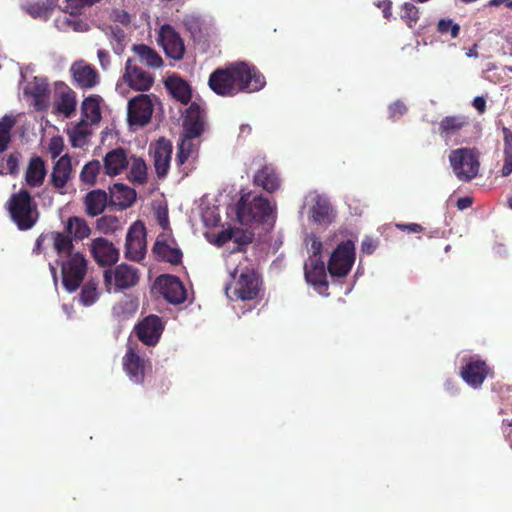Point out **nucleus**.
Segmentation results:
<instances>
[{
  "instance_id": "obj_1",
  "label": "nucleus",
  "mask_w": 512,
  "mask_h": 512,
  "mask_svg": "<svg viewBox=\"0 0 512 512\" xmlns=\"http://www.w3.org/2000/svg\"><path fill=\"white\" fill-rule=\"evenodd\" d=\"M265 84L263 74L254 65L245 61L228 63L224 67L216 68L208 79L209 88L221 97L257 92Z\"/></svg>"
},
{
  "instance_id": "obj_2",
  "label": "nucleus",
  "mask_w": 512,
  "mask_h": 512,
  "mask_svg": "<svg viewBox=\"0 0 512 512\" xmlns=\"http://www.w3.org/2000/svg\"><path fill=\"white\" fill-rule=\"evenodd\" d=\"M236 215L243 225L259 224L272 228L276 221V207L262 195L242 193L236 204Z\"/></svg>"
},
{
  "instance_id": "obj_3",
  "label": "nucleus",
  "mask_w": 512,
  "mask_h": 512,
  "mask_svg": "<svg viewBox=\"0 0 512 512\" xmlns=\"http://www.w3.org/2000/svg\"><path fill=\"white\" fill-rule=\"evenodd\" d=\"M7 205L11 219L19 230H29L38 221L37 204L28 190L20 189L17 193L12 194Z\"/></svg>"
},
{
  "instance_id": "obj_4",
  "label": "nucleus",
  "mask_w": 512,
  "mask_h": 512,
  "mask_svg": "<svg viewBox=\"0 0 512 512\" xmlns=\"http://www.w3.org/2000/svg\"><path fill=\"white\" fill-rule=\"evenodd\" d=\"M260 290V280L255 270L250 267L231 272V281L225 286V292L232 301L255 299Z\"/></svg>"
},
{
  "instance_id": "obj_5",
  "label": "nucleus",
  "mask_w": 512,
  "mask_h": 512,
  "mask_svg": "<svg viewBox=\"0 0 512 512\" xmlns=\"http://www.w3.org/2000/svg\"><path fill=\"white\" fill-rule=\"evenodd\" d=\"M57 264L61 267L62 284L69 293L75 292L83 282L87 273V260L85 256L75 251L60 260Z\"/></svg>"
},
{
  "instance_id": "obj_6",
  "label": "nucleus",
  "mask_w": 512,
  "mask_h": 512,
  "mask_svg": "<svg viewBox=\"0 0 512 512\" xmlns=\"http://www.w3.org/2000/svg\"><path fill=\"white\" fill-rule=\"evenodd\" d=\"M451 167L460 181H470L479 172L480 162L478 153L474 149L459 148L451 151L449 155Z\"/></svg>"
},
{
  "instance_id": "obj_7",
  "label": "nucleus",
  "mask_w": 512,
  "mask_h": 512,
  "mask_svg": "<svg viewBox=\"0 0 512 512\" xmlns=\"http://www.w3.org/2000/svg\"><path fill=\"white\" fill-rule=\"evenodd\" d=\"M493 369L486 360L479 355H470L462 358L459 375L462 380L474 389L482 386L488 376H492Z\"/></svg>"
},
{
  "instance_id": "obj_8",
  "label": "nucleus",
  "mask_w": 512,
  "mask_h": 512,
  "mask_svg": "<svg viewBox=\"0 0 512 512\" xmlns=\"http://www.w3.org/2000/svg\"><path fill=\"white\" fill-rule=\"evenodd\" d=\"M354 261L355 246L353 241H343L332 252L327 270L332 277H345L351 271Z\"/></svg>"
},
{
  "instance_id": "obj_9",
  "label": "nucleus",
  "mask_w": 512,
  "mask_h": 512,
  "mask_svg": "<svg viewBox=\"0 0 512 512\" xmlns=\"http://www.w3.org/2000/svg\"><path fill=\"white\" fill-rule=\"evenodd\" d=\"M146 228L143 222L136 221L128 229L125 243V257L139 262L146 255Z\"/></svg>"
},
{
  "instance_id": "obj_10",
  "label": "nucleus",
  "mask_w": 512,
  "mask_h": 512,
  "mask_svg": "<svg viewBox=\"0 0 512 512\" xmlns=\"http://www.w3.org/2000/svg\"><path fill=\"white\" fill-rule=\"evenodd\" d=\"M164 331V322L161 317L151 314L144 317L134 326L133 332L146 346H155Z\"/></svg>"
},
{
  "instance_id": "obj_11",
  "label": "nucleus",
  "mask_w": 512,
  "mask_h": 512,
  "mask_svg": "<svg viewBox=\"0 0 512 512\" xmlns=\"http://www.w3.org/2000/svg\"><path fill=\"white\" fill-rule=\"evenodd\" d=\"M104 281L107 286L114 281L115 291L129 289L139 282L138 270L131 265L122 263L116 266L114 270L104 271Z\"/></svg>"
},
{
  "instance_id": "obj_12",
  "label": "nucleus",
  "mask_w": 512,
  "mask_h": 512,
  "mask_svg": "<svg viewBox=\"0 0 512 512\" xmlns=\"http://www.w3.org/2000/svg\"><path fill=\"white\" fill-rule=\"evenodd\" d=\"M153 103L147 94H139L128 102V121L130 125L145 126L151 120Z\"/></svg>"
},
{
  "instance_id": "obj_13",
  "label": "nucleus",
  "mask_w": 512,
  "mask_h": 512,
  "mask_svg": "<svg viewBox=\"0 0 512 512\" xmlns=\"http://www.w3.org/2000/svg\"><path fill=\"white\" fill-rule=\"evenodd\" d=\"M155 286L159 289L161 295L171 304H181L187 298L186 289L176 276L169 274L160 275L155 280Z\"/></svg>"
},
{
  "instance_id": "obj_14",
  "label": "nucleus",
  "mask_w": 512,
  "mask_h": 512,
  "mask_svg": "<svg viewBox=\"0 0 512 512\" xmlns=\"http://www.w3.org/2000/svg\"><path fill=\"white\" fill-rule=\"evenodd\" d=\"M122 79L131 89L140 92L150 90L154 84V76L144 71L130 58L125 63Z\"/></svg>"
},
{
  "instance_id": "obj_15",
  "label": "nucleus",
  "mask_w": 512,
  "mask_h": 512,
  "mask_svg": "<svg viewBox=\"0 0 512 512\" xmlns=\"http://www.w3.org/2000/svg\"><path fill=\"white\" fill-rule=\"evenodd\" d=\"M159 41L161 42L167 57L177 61L184 58V41L171 25L165 24L160 28Z\"/></svg>"
},
{
  "instance_id": "obj_16",
  "label": "nucleus",
  "mask_w": 512,
  "mask_h": 512,
  "mask_svg": "<svg viewBox=\"0 0 512 512\" xmlns=\"http://www.w3.org/2000/svg\"><path fill=\"white\" fill-rule=\"evenodd\" d=\"M91 254L100 266H112L119 259V250L112 242L105 238L99 237L91 242Z\"/></svg>"
},
{
  "instance_id": "obj_17",
  "label": "nucleus",
  "mask_w": 512,
  "mask_h": 512,
  "mask_svg": "<svg viewBox=\"0 0 512 512\" xmlns=\"http://www.w3.org/2000/svg\"><path fill=\"white\" fill-rule=\"evenodd\" d=\"M204 131V111L199 104L192 102L183 121V135L187 138H198Z\"/></svg>"
},
{
  "instance_id": "obj_18",
  "label": "nucleus",
  "mask_w": 512,
  "mask_h": 512,
  "mask_svg": "<svg viewBox=\"0 0 512 512\" xmlns=\"http://www.w3.org/2000/svg\"><path fill=\"white\" fill-rule=\"evenodd\" d=\"M173 147L169 140L160 138L155 145L153 159L156 175L163 179L168 175Z\"/></svg>"
},
{
  "instance_id": "obj_19",
  "label": "nucleus",
  "mask_w": 512,
  "mask_h": 512,
  "mask_svg": "<svg viewBox=\"0 0 512 512\" xmlns=\"http://www.w3.org/2000/svg\"><path fill=\"white\" fill-rule=\"evenodd\" d=\"M128 166V153L122 147L112 149L105 155L103 159L104 173L111 177L121 174L128 168Z\"/></svg>"
},
{
  "instance_id": "obj_20",
  "label": "nucleus",
  "mask_w": 512,
  "mask_h": 512,
  "mask_svg": "<svg viewBox=\"0 0 512 512\" xmlns=\"http://www.w3.org/2000/svg\"><path fill=\"white\" fill-rule=\"evenodd\" d=\"M122 364L131 381L136 384H141L144 381L145 360L136 353L132 346L127 347Z\"/></svg>"
},
{
  "instance_id": "obj_21",
  "label": "nucleus",
  "mask_w": 512,
  "mask_h": 512,
  "mask_svg": "<svg viewBox=\"0 0 512 512\" xmlns=\"http://www.w3.org/2000/svg\"><path fill=\"white\" fill-rule=\"evenodd\" d=\"M469 117L465 115L445 116L439 122L438 132L444 140H450L459 134L461 130L469 126Z\"/></svg>"
},
{
  "instance_id": "obj_22",
  "label": "nucleus",
  "mask_w": 512,
  "mask_h": 512,
  "mask_svg": "<svg viewBox=\"0 0 512 512\" xmlns=\"http://www.w3.org/2000/svg\"><path fill=\"white\" fill-rule=\"evenodd\" d=\"M253 183L263 190L273 193L280 187V178L272 164H264L254 174Z\"/></svg>"
},
{
  "instance_id": "obj_23",
  "label": "nucleus",
  "mask_w": 512,
  "mask_h": 512,
  "mask_svg": "<svg viewBox=\"0 0 512 512\" xmlns=\"http://www.w3.org/2000/svg\"><path fill=\"white\" fill-rule=\"evenodd\" d=\"M28 92L32 97L33 106L37 111H46L50 104L49 84L43 78L35 77L29 85Z\"/></svg>"
},
{
  "instance_id": "obj_24",
  "label": "nucleus",
  "mask_w": 512,
  "mask_h": 512,
  "mask_svg": "<svg viewBox=\"0 0 512 512\" xmlns=\"http://www.w3.org/2000/svg\"><path fill=\"white\" fill-rule=\"evenodd\" d=\"M47 175L45 161L40 156H33L25 171V182L31 188L43 185Z\"/></svg>"
},
{
  "instance_id": "obj_25",
  "label": "nucleus",
  "mask_w": 512,
  "mask_h": 512,
  "mask_svg": "<svg viewBox=\"0 0 512 512\" xmlns=\"http://www.w3.org/2000/svg\"><path fill=\"white\" fill-rule=\"evenodd\" d=\"M305 278L315 288H328L325 263L321 258H310V263L305 266Z\"/></svg>"
},
{
  "instance_id": "obj_26",
  "label": "nucleus",
  "mask_w": 512,
  "mask_h": 512,
  "mask_svg": "<svg viewBox=\"0 0 512 512\" xmlns=\"http://www.w3.org/2000/svg\"><path fill=\"white\" fill-rule=\"evenodd\" d=\"M71 72L75 82L81 88H92L99 82V75L96 69L88 64L75 63L71 68Z\"/></svg>"
},
{
  "instance_id": "obj_27",
  "label": "nucleus",
  "mask_w": 512,
  "mask_h": 512,
  "mask_svg": "<svg viewBox=\"0 0 512 512\" xmlns=\"http://www.w3.org/2000/svg\"><path fill=\"white\" fill-rule=\"evenodd\" d=\"M252 234L240 228L230 227L220 231L216 238V244L223 246L229 241L235 242L238 247L233 248V252L240 251V246H245L252 241Z\"/></svg>"
},
{
  "instance_id": "obj_28",
  "label": "nucleus",
  "mask_w": 512,
  "mask_h": 512,
  "mask_svg": "<svg viewBox=\"0 0 512 512\" xmlns=\"http://www.w3.org/2000/svg\"><path fill=\"white\" fill-rule=\"evenodd\" d=\"M312 220L317 224L329 225L334 220V211L330 202L323 196L317 195L310 209Z\"/></svg>"
},
{
  "instance_id": "obj_29",
  "label": "nucleus",
  "mask_w": 512,
  "mask_h": 512,
  "mask_svg": "<svg viewBox=\"0 0 512 512\" xmlns=\"http://www.w3.org/2000/svg\"><path fill=\"white\" fill-rule=\"evenodd\" d=\"M48 241L52 243L53 250L57 254V260L75 252L73 238L67 232H48Z\"/></svg>"
},
{
  "instance_id": "obj_30",
  "label": "nucleus",
  "mask_w": 512,
  "mask_h": 512,
  "mask_svg": "<svg viewBox=\"0 0 512 512\" xmlns=\"http://www.w3.org/2000/svg\"><path fill=\"white\" fill-rule=\"evenodd\" d=\"M72 172L71 159L66 154L58 159L51 173V184L56 189H63L70 179Z\"/></svg>"
},
{
  "instance_id": "obj_31",
  "label": "nucleus",
  "mask_w": 512,
  "mask_h": 512,
  "mask_svg": "<svg viewBox=\"0 0 512 512\" xmlns=\"http://www.w3.org/2000/svg\"><path fill=\"white\" fill-rule=\"evenodd\" d=\"M152 252L158 261L168 262L172 265H179L182 262V251L179 248L171 247L166 241L157 239Z\"/></svg>"
},
{
  "instance_id": "obj_32",
  "label": "nucleus",
  "mask_w": 512,
  "mask_h": 512,
  "mask_svg": "<svg viewBox=\"0 0 512 512\" xmlns=\"http://www.w3.org/2000/svg\"><path fill=\"white\" fill-rule=\"evenodd\" d=\"M108 195L105 191L97 189L86 194L84 204L87 215L95 217L100 215L106 208Z\"/></svg>"
},
{
  "instance_id": "obj_33",
  "label": "nucleus",
  "mask_w": 512,
  "mask_h": 512,
  "mask_svg": "<svg viewBox=\"0 0 512 512\" xmlns=\"http://www.w3.org/2000/svg\"><path fill=\"white\" fill-rule=\"evenodd\" d=\"M132 51L139 61L149 68L157 69L163 66V59L156 50L145 44H135Z\"/></svg>"
},
{
  "instance_id": "obj_34",
  "label": "nucleus",
  "mask_w": 512,
  "mask_h": 512,
  "mask_svg": "<svg viewBox=\"0 0 512 512\" xmlns=\"http://www.w3.org/2000/svg\"><path fill=\"white\" fill-rule=\"evenodd\" d=\"M76 94L73 90L65 87L59 91L58 98L55 99V109L59 114H63L66 118L71 117L76 109Z\"/></svg>"
},
{
  "instance_id": "obj_35",
  "label": "nucleus",
  "mask_w": 512,
  "mask_h": 512,
  "mask_svg": "<svg viewBox=\"0 0 512 512\" xmlns=\"http://www.w3.org/2000/svg\"><path fill=\"white\" fill-rule=\"evenodd\" d=\"M64 230L72 236L73 240L82 241L91 234V228L84 218L71 216L64 224Z\"/></svg>"
},
{
  "instance_id": "obj_36",
  "label": "nucleus",
  "mask_w": 512,
  "mask_h": 512,
  "mask_svg": "<svg viewBox=\"0 0 512 512\" xmlns=\"http://www.w3.org/2000/svg\"><path fill=\"white\" fill-rule=\"evenodd\" d=\"M111 198H115V204L122 208L131 206L136 199V192L134 189L122 184L115 183L110 189Z\"/></svg>"
},
{
  "instance_id": "obj_37",
  "label": "nucleus",
  "mask_w": 512,
  "mask_h": 512,
  "mask_svg": "<svg viewBox=\"0 0 512 512\" xmlns=\"http://www.w3.org/2000/svg\"><path fill=\"white\" fill-rule=\"evenodd\" d=\"M100 100V96L91 95L82 102V116L91 124L98 123L101 120Z\"/></svg>"
},
{
  "instance_id": "obj_38",
  "label": "nucleus",
  "mask_w": 512,
  "mask_h": 512,
  "mask_svg": "<svg viewBox=\"0 0 512 512\" xmlns=\"http://www.w3.org/2000/svg\"><path fill=\"white\" fill-rule=\"evenodd\" d=\"M197 157L198 155H192L185 152L183 148L177 149L175 162L178 172L182 178L189 176L190 173L196 169L195 162Z\"/></svg>"
},
{
  "instance_id": "obj_39",
  "label": "nucleus",
  "mask_w": 512,
  "mask_h": 512,
  "mask_svg": "<svg viewBox=\"0 0 512 512\" xmlns=\"http://www.w3.org/2000/svg\"><path fill=\"white\" fill-rule=\"evenodd\" d=\"M130 170L128 179L132 183L143 184L147 180V166L142 158L131 156L129 158Z\"/></svg>"
},
{
  "instance_id": "obj_40",
  "label": "nucleus",
  "mask_w": 512,
  "mask_h": 512,
  "mask_svg": "<svg viewBox=\"0 0 512 512\" xmlns=\"http://www.w3.org/2000/svg\"><path fill=\"white\" fill-rule=\"evenodd\" d=\"M16 124L13 115L6 114L0 118V153L4 152L11 142V131Z\"/></svg>"
},
{
  "instance_id": "obj_41",
  "label": "nucleus",
  "mask_w": 512,
  "mask_h": 512,
  "mask_svg": "<svg viewBox=\"0 0 512 512\" xmlns=\"http://www.w3.org/2000/svg\"><path fill=\"white\" fill-rule=\"evenodd\" d=\"M173 97L183 104H187L191 99V90L189 85L182 79H171L167 83Z\"/></svg>"
},
{
  "instance_id": "obj_42",
  "label": "nucleus",
  "mask_w": 512,
  "mask_h": 512,
  "mask_svg": "<svg viewBox=\"0 0 512 512\" xmlns=\"http://www.w3.org/2000/svg\"><path fill=\"white\" fill-rule=\"evenodd\" d=\"M102 169L101 163L98 160H92L84 165L80 173V179L87 185H94L96 178Z\"/></svg>"
},
{
  "instance_id": "obj_43",
  "label": "nucleus",
  "mask_w": 512,
  "mask_h": 512,
  "mask_svg": "<svg viewBox=\"0 0 512 512\" xmlns=\"http://www.w3.org/2000/svg\"><path fill=\"white\" fill-rule=\"evenodd\" d=\"M400 18L409 28L415 27L419 21V8L413 3L405 2L400 7Z\"/></svg>"
},
{
  "instance_id": "obj_44",
  "label": "nucleus",
  "mask_w": 512,
  "mask_h": 512,
  "mask_svg": "<svg viewBox=\"0 0 512 512\" xmlns=\"http://www.w3.org/2000/svg\"><path fill=\"white\" fill-rule=\"evenodd\" d=\"M99 293L97 284L93 281H88L81 290L80 302L85 306H90L98 299Z\"/></svg>"
},
{
  "instance_id": "obj_45",
  "label": "nucleus",
  "mask_w": 512,
  "mask_h": 512,
  "mask_svg": "<svg viewBox=\"0 0 512 512\" xmlns=\"http://www.w3.org/2000/svg\"><path fill=\"white\" fill-rule=\"evenodd\" d=\"M437 32L444 35L450 33L451 38H457L460 34V25L450 18H442L437 23Z\"/></svg>"
},
{
  "instance_id": "obj_46",
  "label": "nucleus",
  "mask_w": 512,
  "mask_h": 512,
  "mask_svg": "<svg viewBox=\"0 0 512 512\" xmlns=\"http://www.w3.org/2000/svg\"><path fill=\"white\" fill-rule=\"evenodd\" d=\"M119 221L117 217L111 215H104L97 219L96 227L104 234L113 232L118 228Z\"/></svg>"
},
{
  "instance_id": "obj_47",
  "label": "nucleus",
  "mask_w": 512,
  "mask_h": 512,
  "mask_svg": "<svg viewBox=\"0 0 512 512\" xmlns=\"http://www.w3.org/2000/svg\"><path fill=\"white\" fill-rule=\"evenodd\" d=\"M183 24L187 31L191 34L192 38L196 39L201 37L202 29H201V20L197 16L188 15L184 18Z\"/></svg>"
},
{
  "instance_id": "obj_48",
  "label": "nucleus",
  "mask_w": 512,
  "mask_h": 512,
  "mask_svg": "<svg viewBox=\"0 0 512 512\" xmlns=\"http://www.w3.org/2000/svg\"><path fill=\"white\" fill-rule=\"evenodd\" d=\"M21 154L18 151H15L4 158L6 168L10 175H17L19 172V162H20Z\"/></svg>"
},
{
  "instance_id": "obj_49",
  "label": "nucleus",
  "mask_w": 512,
  "mask_h": 512,
  "mask_svg": "<svg viewBox=\"0 0 512 512\" xmlns=\"http://www.w3.org/2000/svg\"><path fill=\"white\" fill-rule=\"evenodd\" d=\"M389 110V118L392 121H397L400 117H402L407 112V106L404 102L397 100L394 103L390 104L388 107Z\"/></svg>"
},
{
  "instance_id": "obj_50",
  "label": "nucleus",
  "mask_w": 512,
  "mask_h": 512,
  "mask_svg": "<svg viewBox=\"0 0 512 512\" xmlns=\"http://www.w3.org/2000/svg\"><path fill=\"white\" fill-rule=\"evenodd\" d=\"M64 149V141L63 138L60 136L52 137L49 146L48 151L53 159L60 156Z\"/></svg>"
},
{
  "instance_id": "obj_51",
  "label": "nucleus",
  "mask_w": 512,
  "mask_h": 512,
  "mask_svg": "<svg viewBox=\"0 0 512 512\" xmlns=\"http://www.w3.org/2000/svg\"><path fill=\"white\" fill-rule=\"evenodd\" d=\"M504 163L501 169V174L504 177L512 173V146L503 148Z\"/></svg>"
},
{
  "instance_id": "obj_52",
  "label": "nucleus",
  "mask_w": 512,
  "mask_h": 512,
  "mask_svg": "<svg viewBox=\"0 0 512 512\" xmlns=\"http://www.w3.org/2000/svg\"><path fill=\"white\" fill-rule=\"evenodd\" d=\"M195 138H187L185 135L181 134L179 143L177 144V149L183 148L185 152H188L192 155H198L197 147L193 143Z\"/></svg>"
},
{
  "instance_id": "obj_53",
  "label": "nucleus",
  "mask_w": 512,
  "mask_h": 512,
  "mask_svg": "<svg viewBox=\"0 0 512 512\" xmlns=\"http://www.w3.org/2000/svg\"><path fill=\"white\" fill-rule=\"evenodd\" d=\"M86 132L80 128V126H77L72 135H71V143L73 147H80L82 146L86 141Z\"/></svg>"
},
{
  "instance_id": "obj_54",
  "label": "nucleus",
  "mask_w": 512,
  "mask_h": 512,
  "mask_svg": "<svg viewBox=\"0 0 512 512\" xmlns=\"http://www.w3.org/2000/svg\"><path fill=\"white\" fill-rule=\"evenodd\" d=\"M375 5L382 10L383 17L390 21L392 18V1L391 0H379Z\"/></svg>"
},
{
  "instance_id": "obj_55",
  "label": "nucleus",
  "mask_w": 512,
  "mask_h": 512,
  "mask_svg": "<svg viewBox=\"0 0 512 512\" xmlns=\"http://www.w3.org/2000/svg\"><path fill=\"white\" fill-rule=\"evenodd\" d=\"M395 227L401 231L407 232V233H421L423 232L424 228L420 224L417 223H396Z\"/></svg>"
},
{
  "instance_id": "obj_56",
  "label": "nucleus",
  "mask_w": 512,
  "mask_h": 512,
  "mask_svg": "<svg viewBox=\"0 0 512 512\" xmlns=\"http://www.w3.org/2000/svg\"><path fill=\"white\" fill-rule=\"evenodd\" d=\"M68 3V6L73 10H79L84 7L92 6L101 0H66Z\"/></svg>"
},
{
  "instance_id": "obj_57",
  "label": "nucleus",
  "mask_w": 512,
  "mask_h": 512,
  "mask_svg": "<svg viewBox=\"0 0 512 512\" xmlns=\"http://www.w3.org/2000/svg\"><path fill=\"white\" fill-rule=\"evenodd\" d=\"M97 56L99 59L100 66L103 70H107L110 67L111 57L108 51L104 49H99L97 51Z\"/></svg>"
},
{
  "instance_id": "obj_58",
  "label": "nucleus",
  "mask_w": 512,
  "mask_h": 512,
  "mask_svg": "<svg viewBox=\"0 0 512 512\" xmlns=\"http://www.w3.org/2000/svg\"><path fill=\"white\" fill-rule=\"evenodd\" d=\"M377 247V243L370 237H366L361 244V250L363 253L372 254Z\"/></svg>"
},
{
  "instance_id": "obj_59",
  "label": "nucleus",
  "mask_w": 512,
  "mask_h": 512,
  "mask_svg": "<svg viewBox=\"0 0 512 512\" xmlns=\"http://www.w3.org/2000/svg\"><path fill=\"white\" fill-rule=\"evenodd\" d=\"M311 251L312 256L310 258H321V251H322V242L314 237L311 242Z\"/></svg>"
},
{
  "instance_id": "obj_60",
  "label": "nucleus",
  "mask_w": 512,
  "mask_h": 512,
  "mask_svg": "<svg viewBox=\"0 0 512 512\" xmlns=\"http://www.w3.org/2000/svg\"><path fill=\"white\" fill-rule=\"evenodd\" d=\"M473 107L478 111L479 114H484L486 111V100L483 96H477L473 99Z\"/></svg>"
},
{
  "instance_id": "obj_61",
  "label": "nucleus",
  "mask_w": 512,
  "mask_h": 512,
  "mask_svg": "<svg viewBox=\"0 0 512 512\" xmlns=\"http://www.w3.org/2000/svg\"><path fill=\"white\" fill-rule=\"evenodd\" d=\"M48 240V233H42L35 242V246L33 248V252L36 254H41L44 250V242Z\"/></svg>"
},
{
  "instance_id": "obj_62",
  "label": "nucleus",
  "mask_w": 512,
  "mask_h": 512,
  "mask_svg": "<svg viewBox=\"0 0 512 512\" xmlns=\"http://www.w3.org/2000/svg\"><path fill=\"white\" fill-rule=\"evenodd\" d=\"M44 11L43 5L39 3H32L27 6V12L33 17H38Z\"/></svg>"
},
{
  "instance_id": "obj_63",
  "label": "nucleus",
  "mask_w": 512,
  "mask_h": 512,
  "mask_svg": "<svg viewBox=\"0 0 512 512\" xmlns=\"http://www.w3.org/2000/svg\"><path fill=\"white\" fill-rule=\"evenodd\" d=\"M111 32H112V37L116 42L121 44L124 41L126 35H125V32L123 29L116 26V27L111 28Z\"/></svg>"
},
{
  "instance_id": "obj_64",
  "label": "nucleus",
  "mask_w": 512,
  "mask_h": 512,
  "mask_svg": "<svg viewBox=\"0 0 512 512\" xmlns=\"http://www.w3.org/2000/svg\"><path fill=\"white\" fill-rule=\"evenodd\" d=\"M502 134H503L504 147L512 146V131L507 127H503Z\"/></svg>"
}]
</instances>
